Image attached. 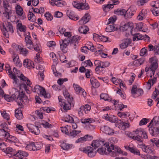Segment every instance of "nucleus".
<instances>
[{"label":"nucleus","instance_id":"61","mask_svg":"<svg viewBox=\"0 0 159 159\" xmlns=\"http://www.w3.org/2000/svg\"><path fill=\"white\" fill-rule=\"evenodd\" d=\"M34 61L36 62L40 63L41 62L42 58L40 56L39 53H38L34 58Z\"/></svg>","mask_w":159,"mask_h":159},{"label":"nucleus","instance_id":"28","mask_svg":"<svg viewBox=\"0 0 159 159\" xmlns=\"http://www.w3.org/2000/svg\"><path fill=\"white\" fill-rule=\"evenodd\" d=\"M131 42L130 39H125L123 43H121L120 45V47L121 49H125L126 48Z\"/></svg>","mask_w":159,"mask_h":159},{"label":"nucleus","instance_id":"6","mask_svg":"<svg viewBox=\"0 0 159 159\" xmlns=\"http://www.w3.org/2000/svg\"><path fill=\"white\" fill-rule=\"evenodd\" d=\"M11 96L4 95L5 99L7 101L10 102L13 100L17 101V99L19 95V92L18 89L16 88H13L10 92Z\"/></svg>","mask_w":159,"mask_h":159},{"label":"nucleus","instance_id":"57","mask_svg":"<svg viewBox=\"0 0 159 159\" xmlns=\"http://www.w3.org/2000/svg\"><path fill=\"white\" fill-rule=\"evenodd\" d=\"M120 121L119 125V126H120V125L122 126L123 129H125V128H128L129 127V124L128 123H125L123 122H121L120 120H119Z\"/></svg>","mask_w":159,"mask_h":159},{"label":"nucleus","instance_id":"23","mask_svg":"<svg viewBox=\"0 0 159 159\" xmlns=\"http://www.w3.org/2000/svg\"><path fill=\"white\" fill-rule=\"evenodd\" d=\"M101 130L105 134L109 135L114 133V130L108 126L106 125L102 126L101 128Z\"/></svg>","mask_w":159,"mask_h":159},{"label":"nucleus","instance_id":"55","mask_svg":"<svg viewBox=\"0 0 159 159\" xmlns=\"http://www.w3.org/2000/svg\"><path fill=\"white\" fill-rule=\"evenodd\" d=\"M51 125L47 122L43 121L40 124L41 127H43L46 128H50L51 127Z\"/></svg>","mask_w":159,"mask_h":159},{"label":"nucleus","instance_id":"9","mask_svg":"<svg viewBox=\"0 0 159 159\" xmlns=\"http://www.w3.org/2000/svg\"><path fill=\"white\" fill-rule=\"evenodd\" d=\"M82 66L79 68V71L81 72H85V75L87 78H89V70L88 69L89 66V60H88L83 62Z\"/></svg>","mask_w":159,"mask_h":159},{"label":"nucleus","instance_id":"62","mask_svg":"<svg viewBox=\"0 0 159 159\" xmlns=\"http://www.w3.org/2000/svg\"><path fill=\"white\" fill-rule=\"evenodd\" d=\"M65 121L71 123L74 121V120L72 116L70 115H67L65 117Z\"/></svg>","mask_w":159,"mask_h":159},{"label":"nucleus","instance_id":"51","mask_svg":"<svg viewBox=\"0 0 159 159\" xmlns=\"http://www.w3.org/2000/svg\"><path fill=\"white\" fill-rule=\"evenodd\" d=\"M137 90V86L136 85H133L131 90V93L133 96L134 98L136 97V95Z\"/></svg>","mask_w":159,"mask_h":159},{"label":"nucleus","instance_id":"43","mask_svg":"<svg viewBox=\"0 0 159 159\" xmlns=\"http://www.w3.org/2000/svg\"><path fill=\"white\" fill-rule=\"evenodd\" d=\"M63 93L64 96L67 100H72L73 99L72 97L70 96L67 89H64Z\"/></svg>","mask_w":159,"mask_h":159},{"label":"nucleus","instance_id":"60","mask_svg":"<svg viewBox=\"0 0 159 159\" xmlns=\"http://www.w3.org/2000/svg\"><path fill=\"white\" fill-rule=\"evenodd\" d=\"M144 58H142L135 60L134 61V63H135V64L137 65H141L144 62Z\"/></svg>","mask_w":159,"mask_h":159},{"label":"nucleus","instance_id":"16","mask_svg":"<svg viewBox=\"0 0 159 159\" xmlns=\"http://www.w3.org/2000/svg\"><path fill=\"white\" fill-rule=\"evenodd\" d=\"M106 148H107V150L109 152H112L111 150V148L110 146H109V143L106 142L104 144L103 146L101 147V148H99L97 151L101 154H103L105 153L106 151Z\"/></svg>","mask_w":159,"mask_h":159},{"label":"nucleus","instance_id":"46","mask_svg":"<svg viewBox=\"0 0 159 159\" xmlns=\"http://www.w3.org/2000/svg\"><path fill=\"white\" fill-rule=\"evenodd\" d=\"M159 124V120L157 116L154 117L149 123V126H154L156 125Z\"/></svg>","mask_w":159,"mask_h":159},{"label":"nucleus","instance_id":"36","mask_svg":"<svg viewBox=\"0 0 159 159\" xmlns=\"http://www.w3.org/2000/svg\"><path fill=\"white\" fill-rule=\"evenodd\" d=\"M89 28L85 25H84L79 28V31L80 33L85 34L89 31Z\"/></svg>","mask_w":159,"mask_h":159},{"label":"nucleus","instance_id":"48","mask_svg":"<svg viewBox=\"0 0 159 159\" xmlns=\"http://www.w3.org/2000/svg\"><path fill=\"white\" fill-rule=\"evenodd\" d=\"M9 129H0V136H4L7 137V136L9 135Z\"/></svg>","mask_w":159,"mask_h":159},{"label":"nucleus","instance_id":"31","mask_svg":"<svg viewBox=\"0 0 159 159\" xmlns=\"http://www.w3.org/2000/svg\"><path fill=\"white\" fill-rule=\"evenodd\" d=\"M16 129L15 130L16 132L18 134H21L23 135L25 134L24 131L23 127L21 125L17 124L16 125Z\"/></svg>","mask_w":159,"mask_h":159},{"label":"nucleus","instance_id":"56","mask_svg":"<svg viewBox=\"0 0 159 159\" xmlns=\"http://www.w3.org/2000/svg\"><path fill=\"white\" fill-rule=\"evenodd\" d=\"M79 150L81 151H83L84 153H87L89 155V147H86L85 148H80Z\"/></svg>","mask_w":159,"mask_h":159},{"label":"nucleus","instance_id":"38","mask_svg":"<svg viewBox=\"0 0 159 159\" xmlns=\"http://www.w3.org/2000/svg\"><path fill=\"white\" fill-rule=\"evenodd\" d=\"M73 85L76 93L79 94L81 93V92L83 91V89L79 85L74 84Z\"/></svg>","mask_w":159,"mask_h":159},{"label":"nucleus","instance_id":"4","mask_svg":"<svg viewBox=\"0 0 159 159\" xmlns=\"http://www.w3.org/2000/svg\"><path fill=\"white\" fill-rule=\"evenodd\" d=\"M72 5L74 7L80 10H88L89 9V4L86 0H75L73 1Z\"/></svg>","mask_w":159,"mask_h":159},{"label":"nucleus","instance_id":"33","mask_svg":"<svg viewBox=\"0 0 159 159\" xmlns=\"http://www.w3.org/2000/svg\"><path fill=\"white\" fill-rule=\"evenodd\" d=\"M140 146L143 150L146 153H151L152 152L151 148L148 146H146L145 145L142 144Z\"/></svg>","mask_w":159,"mask_h":159},{"label":"nucleus","instance_id":"26","mask_svg":"<svg viewBox=\"0 0 159 159\" xmlns=\"http://www.w3.org/2000/svg\"><path fill=\"white\" fill-rule=\"evenodd\" d=\"M17 28L20 32L25 33L27 29L26 26L22 24L21 21L18 20L17 23Z\"/></svg>","mask_w":159,"mask_h":159},{"label":"nucleus","instance_id":"50","mask_svg":"<svg viewBox=\"0 0 159 159\" xmlns=\"http://www.w3.org/2000/svg\"><path fill=\"white\" fill-rule=\"evenodd\" d=\"M55 109L52 108V107H42L40 108V110L41 111H44L46 112H47L48 113L50 112L51 111H54Z\"/></svg>","mask_w":159,"mask_h":159},{"label":"nucleus","instance_id":"2","mask_svg":"<svg viewBox=\"0 0 159 159\" xmlns=\"http://www.w3.org/2000/svg\"><path fill=\"white\" fill-rule=\"evenodd\" d=\"M1 30L3 34L7 38H8L9 35L12 34L14 32L12 25L8 22L3 23Z\"/></svg>","mask_w":159,"mask_h":159},{"label":"nucleus","instance_id":"53","mask_svg":"<svg viewBox=\"0 0 159 159\" xmlns=\"http://www.w3.org/2000/svg\"><path fill=\"white\" fill-rule=\"evenodd\" d=\"M1 114L3 117L7 120H8L10 119V115L9 114L6 113L5 111H1Z\"/></svg>","mask_w":159,"mask_h":159},{"label":"nucleus","instance_id":"34","mask_svg":"<svg viewBox=\"0 0 159 159\" xmlns=\"http://www.w3.org/2000/svg\"><path fill=\"white\" fill-rule=\"evenodd\" d=\"M61 148L64 150H68L74 147L73 145L63 143L61 145Z\"/></svg>","mask_w":159,"mask_h":159},{"label":"nucleus","instance_id":"25","mask_svg":"<svg viewBox=\"0 0 159 159\" xmlns=\"http://www.w3.org/2000/svg\"><path fill=\"white\" fill-rule=\"evenodd\" d=\"M72 100H67L66 101L62 103V105L61 106L65 110H70L71 108V103Z\"/></svg>","mask_w":159,"mask_h":159},{"label":"nucleus","instance_id":"8","mask_svg":"<svg viewBox=\"0 0 159 159\" xmlns=\"http://www.w3.org/2000/svg\"><path fill=\"white\" fill-rule=\"evenodd\" d=\"M11 48L13 51H18L19 53L24 56H26L29 53V51L26 48H24L15 43H13L12 45Z\"/></svg>","mask_w":159,"mask_h":159},{"label":"nucleus","instance_id":"21","mask_svg":"<svg viewBox=\"0 0 159 159\" xmlns=\"http://www.w3.org/2000/svg\"><path fill=\"white\" fill-rule=\"evenodd\" d=\"M135 132L136 135L140 136L144 139L148 138L147 134L143 129H137Z\"/></svg>","mask_w":159,"mask_h":159},{"label":"nucleus","instance_id":"37","mask_svg":"<svg viewBox=\"0 0 159 159\" xmlns=\"http://www.w3.org/2000/svg\"><path fill=\"white\" fill-rule=\"evenodd\" d=\"M131 23L130 22H128L124 25L122 27V30L123 31H126L128 30H131L133 27L132 25H131Z\"/></svg>","mask_w":159,"mask_h":159},{"label":"nucleus","instance_id":"29","mask_svg":"<svg viewBox=\"0 0 159 159\" xmlns=\"http://www.w3.org/2000/svg\"><path fill=\"white\" fill-rule=\"evenodd\" d=\"M90 82L92 85V87L94 88H98L100 85V84L95 78H91L90 79Z\"/></svg>","mask_w":159,"mask_h":159},{"label":"nucleus","instance_id":"19","mask_svg":"<svg viewBox=\"0 0 159 159\" xmlns=\"http://www.w3.org/2000/svg\"><path fill=\"white\" fill-rule=\"evenodd\" d=\"M23 65L25 67L29 69L34 68V62L31 60L29 59H25L24 60Z\"/></svg>","mask_w":159,"mask_h":159},{"label":"nucleus","instance_id":"39","mask_svg":"<svg viewBox=\"0 0 159 159\" xmlns=\"http://www.w3.org/2000/svg\"><path fill=\"white\" fill-rule=\"evenodd\" d=\"M109 121L112 123H116V125L117 126L119 124L120 121L118 120L117 117L114 115H111L109 120Z\"/></svg>","mask_w":159,"mask_h":159},{"label":"nucleus","instance_id":"17","mask_svg":"<svg viewBox=\"0 0 159 159\" xmlns=\"http://www.w3.org/2000/svg\"><path fill=\"white\" fill-rule=\"evenodd\" d=\"M28 153L22 150L16 151L14 157H18V159H23L25 157H27Z\"/></svg>","mask_w":159,"mask_h":159},{"label":"nucleus","instance_id":"27","mask_svg":"<svg viewBox=\"0 0 159 159\" xmlns=\"http://www.w3.org/2000/svg\"><path fill=\"white\" fill-rule=\"evenodd\" d=\"M3 150L4 152L7 154H10V156L9 157H10L11 156H14V153H15L16 150L12 149L11 148L8 147V148H4Z\"/></svg>","mask_w":159,"mask_h":159},{"label":"nucleus","instance_id":"11","mask_svg":"<svg viewBox=\"0 0 159 159\" xmlns=\"http://www.w3.org/2000/svg\"><path fill=\"white\" fill-rule=\"evenodd\" d=\"M9 52L13 55V60L15 65L18 67H21L22 66V63L18 55L16 54L12 48H10L9 49Z\"/></svg>","mask_w":159,"mask_h":159},{"label":"nucleus","instance_id":"5","mask_svg":"<svg viewBox=\"0 0 159 159\" xmlns=\"http://www.w3.org/2000/svg\"><path fill=\"white\" fill-rule=\"evenodd\" d=\"M0 13L3 14L7 18H8L11 14V9L7 1H4L3 7H0Z\"/></svg>","mask_w":159,"mask_h":159},{"label":"nucleus","instance_id":"54","mask_svg":"<svg viewBox=\"0 0 159 159\" xmlns=\"http://www.w3.org/2000/svg\"><path fill=\"white\" fill-rule=\"evenodd\" d=\"M80 132V130H73L70 133L69 135L70 136L74 138Z\"/></svg>","mask_w":159,"mask_h":159},{"label":"nucleus","instance_id":"10","mask_svg":"<svg viewBox=\"0 0 159 159\" xmlns=\"http://www.w3.org/2000/svg\"><path fill=\"white\" fill-rule=\"evenodd\" d=\"M72 41L69 38H66L64 40L61 39L59 41L60 48L64 53H66L67 47Z\"/></svg>","mask_w":159,"mask_h":159},{"label":"nucleus","instance_id":"30","mask_svg":"<svg viewBox=\"0 0 159 159\" xmlns=\"http://www.w3.org/2000/svg\"><path fill=\"white\" fill-rule=\"evenodd\" d=\"M15 116L16 117L18 120H21L23 118V115L21 108H18L15 111Z\"/></svg>","mask_w":159,"mask_h":159},{"label":"nucleus","instance_id":"58","mask_svg":"<svg viewBox=\"0 0 159 159\" xmlns=\"http://www.w3.org/2000/svg\"><path fill=\"white\" fill-rule=\"evenodd\" d=\"M156 81L157 79L156 78H154L152 79H150L148 80L147 84L148 85H149V89H150L151 87V83L152 84V85H153V84L156 82Z\"/></svg>","mask_w":159,"mask_h":159},{"label":"nucleus","instance_id":"63","mask_svg":"<svg viewBox=\"0 0 159 159\" xmlns=\"http://www.w3.org/2000/svg\"><path fill=\"white\" fill-rule=\"evenodd\" d=\"M81 122L85 125H89V119L83 118L81 120Z\"/></svg>","mask_w":159,"mask_h":159},{"label":"nucleus","instance_id":"40","mask_svg":"<svg viewBox=\"0 0 159 159\" xmlns=\"http://www.w3.org/2000/svg\"><path fill=\"white\" fill-rule=\"evenodd\" d=\"M7 137L8 138V141H9L11 143H16L19 141L18 139L16 137L11 135L10 134L9 135L7 136Z\"/></svg>","mask_w":159,"mask_h":159},{"label":"nucleus","instance_id":"59","mask_svg":"<svg viewBox=\"0 0 159 159\" xmlns=\"http://www.w3.org/2000/svg\"><path fill=\"white\" fill-rule=\"evenodd\" d=\"M33 48L34 50L38 52L39 53L41 52L42 51L41 45L39 44H36L34 46H33Z\"/></svg>","mask_w":159,"mask_h":159},{"label":"nucleus","instance_id":"18","mask_svg":"<svg viewBox=\"0 0 159 159\" xmlns=\"http://www.w3.org/2000/svg\"><path fill=\"white\" fill-rule=\"evenodd\" d=\"M111 148V150H114V151L112 152H114V154H113L114 155H116L115 154V152H117L121 154L122 155L126 156L127 155V153L123 151L120 148L116 146H115L114 145L112 144H111L110 145Z\"/></svg>","mask_w":159,"mask_h":159},{"label":"nucleus","instance_id":"41","mask_svg":"<svg viewBox=\"0 0 159 159\" xmlns=\"http://www.w3.org/2000/svg\"><path fill=\"white\" fill-rule=\"evenodd\" d=\"M115 5L114 3L108 4L107 5H103L102 6V8L103 11L105 12H107L109 11L111 8H112L113 7V5Z\"/></svg>","mask_w":159,"mask_h":159},{"label":"nucleus","instance_id":"22","mask_svg":"<svg viewBox=\"0 0 159 159\" xmlns=\"http://www.w3.org/2000/svg\"><path fill=\"white\" fill-rule=\"evenodd\" d=\"M89 20V12L86 13L81 20L78 21L80 25L85 24Z\"/></svg>","mask_w":159,"mask_h":159},{"label":"nucleus","instance_id":"52","mask_svg":"<svg viewBox=\"0 0 159 159\" xmlns=\"http://www.w3.org/2000/svg\"><path fill=\"white\" fill-rule=\"evenodd\" d=\"M102 51L101 50H99L98 51L96 52L95 54L96 55H100L101 56L102 58H106L107 56V54L104 53L102 52Z\"/></svg>","mask_w":159,"mask_h":159},{"label":"nucleus","instance_id":"44","mask_svg":"<svg viewBox=\"0 0 159 159\" xmlns=\"http://www.w3.org/2000/svg\"><path fill=\"white\" fill-rule=\"evenodd\" d=\"M150 11L154 16H159V7H152L151 8Z\"/></svg>","mask_w":159,"mask_h":159},{"label":"nucleus","instance_id":"13","mask_svg":"<svg viewBox=\"0 0 159 159\" xmlns=\"http://www.w3.org/2000/svg\"><path fill=\"white\" fill-rule=\"evenodd\" d=\"M24 84H22L20 85V87H19V88L20 89V92L18 91L19 92V94L18 98H17V100H19L20 101V102H21V101H23L22 100L23 98H24L25 97V94L24 93V92L25 91H27V87L26 85L25 84V83H24Z\"/></svg>","mask_w":159,"mask_h":159},{"label":"nucleus","instance_id":"32","mask_svg":"<svg viewBox=\"0 0 159 159\" xmlns=\"http://www.w3.org/2000/svg\"><path fill=\"white\" fill-rule=\"evenodd\" d=\"M89 137V135H85L84 136L81 137L76 140L75 141V143H84L88 139Z\"/></svg>","mask_w":159,"mask_h":159},{"label":"nucleus","instance_id":"1","mask_svg":"<svg viewBox=\"0 0 159 159\" xmlns=\"http://www.w3.org/2000/svg\"><path fill=\"white\" fill-rule=\"evenodd\" d=\"M6 71L9 77L13 79L14 82L16 84L19 83L18 80L17 78V76L19 77L20 80L23 83H25L28 86L29 90H31L32 92L36 93L38 94H40L45 98L47 97L45 89L43 87L39 85H36L33 89L31 86V82L26 77H25L22 74H20L19 70H17L16 68L14 67L13 71L11 70L10 67L9 66L6 67Z\"/></svg>","mask_w":159,"mask_h":159},{"label":"nucleus","instance_id":"49","mask_svg":"<svg viewBox=\"0 0 159 159\" xmlns=\"http://www.w3.org/2000/svg\"><path fill=\"white\" fill-rule=\"evenodd\" d=\"M116 28H115L114 25L112 24L111 25H109L105 29V30L107 32H111L113 31H115L116 30Z\"/></svg>","mask_w":159,"mask_h":159},{"label":"nucleus","instance_id":"14","mask_svg":"<svg viewBox=\"0 0 159 159\" xmlns=\"http://www.w3.org/2000/svg\"><path fill=\"white\" fill-rule=\"evenodd\" d=\"M89 111V106L86 104L84 106L80 107L78 110L79 115L80 116H82L84 113L88 114Z\"/></svg>","mask_w":159,"mask_h":159},{"label":"nucleus","instance_id":"35","mask_svg":"<svg viewBox=\"0 0 159 159\" xmlns=\"http://www.w3.org/2000/svg\"><path fill=\"white\" fill-rule=\"evenodd\" d=\"M28 18L29 20L31 22H34L36 20L35 16L31 12L29 11L28 14Z\"/></svg>","mask_w":159,"mask_h":159},{"label":"nucleus","instance_id":"12","mask_svg":"<svg viewBox=\"0 0 159 159\" xmlns=\"http://www.w3.org/2000/svg\"><path fill=\"white\" fill-rule=\"evenodd\" d=\"M149 61L151 63L150 70L154 74L155 70L158 67V60L155 57H152L149 58Z\"/></svg>","mask_w":159,"mask_h":159},{"label":"nucleus","instance_id":"64","mask_svg":"<svg viewBox=\"0 0 159 159\" xmlns=\"http://www.w3.org/2000/svg\"><path fill=\"white\" fill-rule=\"evenodd\" d=\"M44 16L47 20L51 21L53 19L52 16L49 13H46L44 15Z\"/></svg>","mask_w":159,"mask_h":159},{"label":"nucleus","instance_id":"3","mask_svg":"<svg viewBox=\"0 0 159 159\" xmlns=\"http://www.w3.org/2000/svg\"><path fill=\"white\" fill-rule=\"evenodd\" d=\"M104 141L100 140H93L91 144L92 147L90 146V157H93L96 154V149L99 147L103 146L105 144Z\"/></svg>","mask_w":159,"mask_h":159},{"label":"nucleus","instance_id":"45","mask_svg":"<svg viewBox=\"0 0 159 159\" xmlns=\"http://www.w3.org/2000/svg\"><path fill=\"white\" fill-rule=\"evenodd\" d=\"M125 12V10L120 8L117 9L114 11L115 14L118 15H123Z\"/></svg>","mask_w":159,"mask_h":159},{"label":"nucleus","instance_id":"20","mask_svg":"<svg viewBox=\"0 0 159 159\" xmlns=\"http://www.w3.org/2000/svg\"><path fill=\"white\" fill-rule=\"evenodd\" d=\"M66 14L70 19L73 20H76L79 19V17L71 10H67L66 12Z\"/></svg>","mask_w":159,"mask_h":159},{"label":"nucleus","instance_id":"7","mask_svg":"<svg viewBox=\"0 0 159 159\" xmlns=\"http://www.w3.org/2000/svg\"><path fill=\"white\" fill-rule=\"evenodd\" d=\"M15 12L17 17L21 20H24L26 19V15L23 8L19 4H16L15 7Z\"/></svg>","mask_w":159,"mask_h":159},{"label":"nucleus","instance_id":"24","mask_svg":"<svg viewBox=\"0 0 159 159\" xmlns=\"http://www.w3.org/2000/svg\"><path fill=\"white\" fill-rule=\"evenodd\" d=\"M31 39V38L25 37V38L26 46L28 49L30 50H32L33 48V42Z\"/></svg>","mask_w":159,"mask_h":159},{"label":"nucleus","instance_id":"47","mask_svg":"<svg viewBox=\"0 0 159 159\" xmlns=\"http://www.w3.org/2000/svg\"><path fill=\"white\" fill-rule=\"evenodd\" d=\"M34 143L32 142L28 144L25 147L27 150L29 151H35L36 149L34 148Z\"/></svg>","mask_w":159,"mask_h":159},{"label":"nucleus","instance_id":"42","mask_svg":"<svg viewBox=\"0 0 159 159\" xmlns=\"http://www.w3.org/2000/svg\"><path fill=\"white\" fill-rule=\"evenodd\" d=\"M80 39V37L77 35L73 36L70 39L72 41L70 42V43H74V45L75 46L76 44L78 43V42Z\"/></svg>","mask_w":159,"mask_h":159},{"label":"nucleus","instance_id":"15","mask_svg":"<svg viewBox=\"0 0 159 159\" xmlns=\"http://www.w3.org/2000/svg\"><path fill=\"white\" fill-rule=\"evenodd\" d=\"M27 127L31 132L35 135H39L40 133V131L37 126L28 124H27Z\"/></svg>","mask_w":159,"mask_h":159}]
</instances>
